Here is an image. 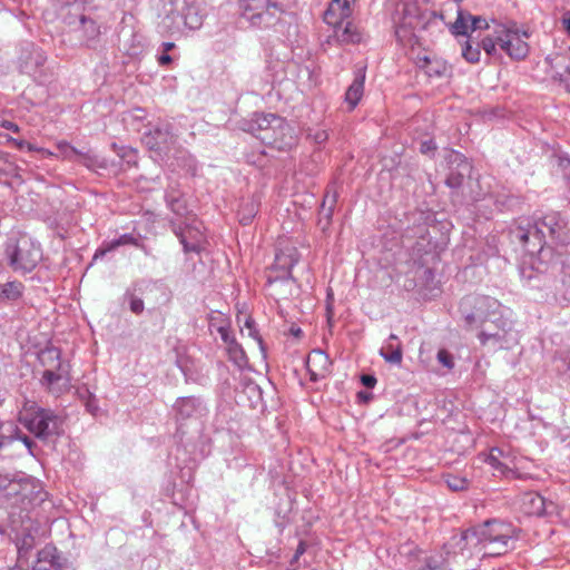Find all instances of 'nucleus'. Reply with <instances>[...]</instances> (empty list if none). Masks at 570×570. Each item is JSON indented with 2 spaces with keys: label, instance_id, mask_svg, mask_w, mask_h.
Wrapping results in <instances>:
<instances>
[{
  "label": "nucleus",
  "instance_id": "f257e3e1",
  "mask_svg": "<svg viewBox=\"0 0 570 570\" xmlns=\"http://www.w3.org/2000/svg\"><path fill=\"white\" fill-rule=\"evenodd\" d=\"M392 20L395 28V36L401 41L411 42L415 37L416 29L436 28L443 24L449 28L451 35L455 37L463 36V8L461 0H450L443 3L439 14L435 12H422L414 1L400 2L394 12Z\"/></svg>",
  "mask_w": 570,
  "mask_h": 570
},
{
  "label": "nucleus",
  "instance_id": "f03ea898",
  "mask_svg": "<svg viewBox=\"0 0 570 570\" xmlns=\"http://www.w3.org/2000/svg\"><path fill=\"white\" fill-rule=\"evenodd\" d=\"M518 530L499 520H487L482 524L465 529V544L482 546L484 553L501 556L514 548Z\"/></svg>",
  "mask_w": 570,
  "mask_h": 570
},
{
  "label": "nucleus",
  "instance_id": "7ed1b4c3",
  "mask_svg": "<svg viewBox=\"0 0 570 570\" xmlns=\"http://www.w3.org/2000/svg\"><path fill=\"white\" fill-rule=\"evenodd\" d=\"M493 29L490 30L488 19L481 16L465 14V60L469 62L480 61V49L488 57L497 56V42L494 41Z\"/></svg>",
  "mask_w": 570,
  "mask_h": 570
},
{
  "label": "nucleus",
  "instance_id": "20e7f679",
  "mask_svg": "<svg viewBox=\"0 0 570 570\" xmlns=\"http://www.w3.org/2000/svg\"><path fill=\"white\" fill-rule=\"evenodd\" d=\"M19 422L36 438L43 441L59 436L65 431V419L49 409H26L20 413Z\"/></svg>",
  "mask_w": 570,
  "mask_h": 570
},
{
  "label": "nucleus",
  "instance_id": "39448f33",
  "mask_svg": "<svg viewBox=\"0 0 570 570\" xmlns=\"http://www.w3.org/2000/svg\"><path fill=\"white\" fill-rule=\"evenodd\" d=\"M6 255L10 266L16 272H31L42 257L39 244L35 243L28 236H21L18 239L10 240L6 247Z\"/></svg>",
  "mask_w": 570,
  "mask_h": 570
},
{
  "label": "nucleus",
  "instance_id": "423d86ee",
  "mask_svg": "<svg viewBox=\"0 0 570 570\" xmlns=\"http://www.w3.org/2000/svg\"><path fill=\"white\" fill-rule=\"evenodd\" d=\"M494 41L511 59L522 60L529 53V33L515 24L495 23L493 27Z\"/></svg>",
  "mask_w": 570,
  "mask_h": 570
},
{
  "label": "nucleus",
  "instance_id": "0eeeda50",
  "mask_svg": "<svg viewBox=\"0 0 570 570\" xmlns=\"http://www.w3.org/2000/svg\"><path fill=\"white\" fill-rule=\"evenodd\" d=\"M243 16L253 26L269 27L283 13V9L271 0H242Z\"/></svg>",
  "mask_w": 570,
  "mask_h": 570
},
{
  "label": "nucleus",
  "instance_id": "6e6552de",
  "mask_svg": "<svg viewBox=\"0 0 570 570\" xmlns=\"http://www.w3.org/2000/svg\"><path fill=\"white\" fill-rule=\"evenodd\" d=\"M173 230L179 238L184 250L199 252L205 244L203 224L195 216H187L183 225L173 224Z\"/></svg>",
  "mask_w": 570,
  "mask_h": 570
},
{
  "label": "nucleus",
  "instance_id": "1a4fd4ad",
  "mask_svg": "<svg viewBox=\"0 0 570 570\" xmlns=\"http://www.w3.org/2000/svg\"><path fill=\"white\" fill-rule=\"evenodd\" d=\"M65 22L76 40L83 45L95 41L100 35V28L92 19L86 17L77 9L65 17Z\"/></svg>",
  "mask_w": 570,
  "mask_h": 570
},
{
  "label": "nucleus",
  "instance_id": "9d476101",
  "mask_svg": "<svg viewBox=\"0 0 570 570\" xmlns=\"http://www.w3.org/2000/svg\"><path fill=\"white\" fill-rule=\"evenodd\" d=\"M261 140L282 150L294 146L296 142V136L294 129L285 121V119L277 117L274 118L273 130L262 135Z\"/></svg>",
  "mask_w": 570,
  "mask_h": 570
},
{
  "label": "nucleus",
  "instance_id": "9b49d317",
  "mask_svg": "<svg viewBox=\"0 0 570 570\" xmlns=\"http://www.w3.org/2000/svg\"><path fill=\"white\" fill-rule=\"evenodd\" d=\"M144 144L151 150L167 153L175 142V136L169 125H159L142 138Z\"/></svg>",
  "mask_w": 570,
  "mask_h": 570
},
{
  "label": "nucleus",
  "instance_id": "f8f14e48",
  "mask_svg": "<svg viewBox=\"0 0 570 570\" xmlns=\"http://www.w3.org/2000/svg\"><path fill=\"white\" fill-rule=\"evenodd\" d=\"M183 4L184 7L180 10H177L176 13L171 11L167 16L165 22L168 20L175 22V20L179 18L181 20L184 28L188 30L199 29L204 22L205 14L203 10L197 4L189 3L186 0H183Z\"/></svg>",
  "mask_w": 570,
  "mask_h": 570
},
{
  "label": "nucleus",
  "instance_id": "ddd939ff",
  "mask_svg": "<svg viewBox=\"0 0 570 570\" xmlns=\"http://www.w3.org/2000/svg\"><path fill=\"white\" fill-rule=\"evenodd\" d=\"M47 492L42 489L41 484L33 478L26 476L21 491V497L18 499V507L22 510H28L46 500Z\"/></svg>",
  "mask_w": 570,
  "mask_h": 570
},
{
  "label": "nucleus",
  "instance_id": "4468645a",
  "mask_svg": "<svg viewBox=\"0 0 570 570\" xmlns=\"http://www.w3.org/2000/svg\"><path fill=\"white\" fill-rule=\"evenodd\" d=\"M33 570H75L55 547H45L38 552Z\"/></svg>",
  "mask_w": 570,
  "mask_h": 570
},
{
  "label": "nucleus",
  "instance_id": "2eb2a0df",
  "mask_svg": "<svg viewBox=\"0 0 570 570\" xmlns=\"http://www.w3.org/2000/svg\"><path fill=\"white\" fill-rule=\"evenodd\" d=\"M39 362L46 367L42 379L47 383H52L61 379V374L55 370H60V351L57 347L50 346L41 350L38 354Z\"/></svg>",
  "mask_w": 570,
  "mask_h": 570
},
{
  "label": "nucleus",
  "instance_id": "dca6fc26",
  "mask_svg": "<svg viewBox=\"0 0 570 570\" xmlns=\"http://www.w3.org/2000/svg\"><path fill=\"white\" fill-rule=\"evenodd\" d=\"M521 508L529 515L541 517L553 513L556 505L537 492H527L521 497Z\"/></svg>",
  "mask_w": 570,
  "mask_h": 570
},
{
  "label": "nucleus",
  "instance_id": "f3484780",
  "mask_svg": "<svg viewBox=\"0 0 570 570\" xmlns=\"http://www.w3.org/2000/svg\"><path fill=\"white\" fill-rule=\"evenodd\" d=\"M298 262L297 253L292 249L289 254L279 253L276 254L274 269H279L281 274L277 276L268 275L267 282L269 286H273L277 282L287 283L292 279V268Z\"/></svg>",
  "mask_w": 570,
  "mask_h": 570
},
{
  "label": "nucleus",
  "instance_id": "a211bd4d",
  "mask_svg": "<svg viewBox=\"0 0 570 570\" xmlns=\"http://www.w3.org/2000/svg\"><path fill=\"white\" fill-rule=\"evenodd\" d=\"M355 0H332L324 13V21L328 26L344 23L352 14V4Z\"/></svg>",
  "mask_w": 570,
  "mask_h": 570
},
{
  "label": "nucleus",
  "instance_id": "6ab92c4d",
  "mask_svg": "<svg viewBox=\"0 0 570 570\" xmlns=\"http://www.w3.org/2000/svg\"><path fill=\"white\" fill-rule=\"evenodd\" d=\"M26 475L19 478L10 475H0V493L9 501L11 505L18 507V499L21 497Z\"/></svg>",
  "mask_w": 570,
  "mask_h": 570
},
{
  "label": "nucleus",
  "instance_id": "aec40b11",
  "mask_svg": "<svg viewBox=\"0 0 570 570\" xmlns=\"http://www.w3.org/2000/svg\"><path fill=\"white\" fill-rule=\"evenodd\" d=\"M278 116L269 114H254L250 119L246 120L243 129L255 135L261 139V136L265 132H271L273 130L274 118Z\"/></svg>",
  "mask_w": 570,
  "mask_h": 570
},
{
  "label": "nucleus",
  "instance_id": "412c9836",
  "mask_svg": "<svg viewBox=\"0 0 570 570\" xmlns=\"http://www.w3.org/2000/svg\"><path fill=\"white\" fill-rule=\"evenodd\" d=\"M416 66L425 71L430 77L441 76L446 71V65L443 60L438 59L428 52H420L414 57Z\"/></svg>",
  "mask_w": 570,
  "mask_h": 570
},
{
  "label": "nucleus",
  "instance_id": "4be33fe9",
  "mask_svg": "<svg viewBox=\"0 0 570 570\" xmlns=\"http://www.w3.org/2000/svg\"><path fill=\"white\" fill-rule=\"evenodd\" d=\"M365 70L358 69L355 73V78L351 86L347 88L345 94V101L350 105L351 109H354L361 100L364 92Z\"/></svg>",
  "mask_w": 570,
  "mask_h": 570
},
{
  "label": "nucleus",
  "instance_id": "5701e85b",
  "mask_svg": "<svg viewBox=\"0 0 570 570\" xmlns=\"http://www.w3.org/2000/svg\"><path fill=\"white\" fill-rule=\"evenodd\" d=\"M334 38L342 43H357L361 41V33L357 28L347 19L344 23L332 26Z\"/></svg>",
  "mask_w": 570,
  "mask_h": 570
},
{
  "label": "nucleus",
  "instance_id": "b1692460",
  "mask_svg": "<svg viewBox=\"0 0 570 570\" xmlns=\"http://www.w3.org/2000/svg\"><path fill=\"white\" fill-rule=\"evenodd\" d=\"M380 355L391 364H400L402 362V346L396 335H390L381 347Z\"/></svg>",
  "mask_w": 570,
  "mask_h": 570
},
{
  "label": "nucleus",
  "instance_id": "393cba45",
  "mask_svg": "<svg viewBox=\"0 0 570 570\" xmlns=\"http://www.w3.org/2000/svg\"><path fill=\"white\" fill-rule=\"evenodd\" d=\"M330 364L328 356L322 351H313L306 362L307 368L314 377L323 376L328 371Z\"/></svg>",
  "mask_w": 570,
  "mask_h": 570
},
{
  "label": "nucleus",
  "instance_id": "a878e982",
  "mask_svg": "<svg viewBox=\"0 0 570 570\" xmlns=\"http://www.w3.org/2000/svg\"><path fill=\"white\" fill-rule=\"evenodd\" d=\"M504 458L505 455L502 450L493 448L487 455L485 462L494 470V472H498L505 478H514L515 472L511 470L504 461H502Z\"/></svg>",
  "mask_w": 570,
  "mask_h": 570
},
{
  "label": "nucleus",
  "instance_id": "bb28decb",
  "mask_svg": "<svg viewBox=\"0 0 570 570\" xmlns=\"http://www.w3.org/2000/svg\"><path fill=\"white\" fill-rule=\"evenodd\" d=\"M177 416L181 420L191 417L200 410V404L193 395L178 397L174 404Z\"/></svg>",
  "mask_w": 570,
  "mask_h": 570
},
{
  "label": "nucleus",
  "instance_id": "cd10ccee",
  "mask_svg": "<svg viewBox=\"0 0 570 570\" xmlns=\"http://www.w3.org/2000/svg\"><path fill=\"white\" fill-rule=\"evenodd\" d=\"M36 533L37 529H35L31 524V521L28 520L26 524H23L21 533H17L16 541H17V549L19 553L27 552L36 543Z\"/></svg>",
  "mask_w": 570,
  "mask_h": 570
},
{
  "label": "nucleus",
  "instance_id": "c85d7f7f",
  "mask_svg": "<svg viewBox=\"0 0 570 570\" xmlns=\"http://www.w3.org/2000/svg\"><path fill=\"white\" fill-rule=\"evenodd\" d=\"M57 148L59 150V154H57L58 157L63 159L73 160L76 157H79L80 161L86 166H89V163L91 161V156L89 154L78 150L65 140L58 141Z\"/></svg>",
  "mask_w": 570,
  "mask_h": 570
},
{
  "label": "nucleus",
  "instance_id": "c756f323",
  "mask_svg": "<svg viewBox=\"0 0 570 570\" xmlns=\"http://www.w3.org/2000/svg\"><path fill=\"white\" fill-rule=\"evenodd\" d=\"M128 244L137 245V242L130 234H124L119 238L114 239L107 244H104L100 248H98L94 255V259L102 257L107 253L116 249L117 247Z\"/></svg>",
  "mask_w": 570,
  "mask_h": 570
},
{
  "label": "nucleus",
  "instance_id": "7c9ffc66",
  "mask_svg": "<svg viewBox=\"0 0 570 570\" xmlns=\"http://www.w3.org/2000/svg\"><path fill=\"white\" fill-rule=\"evenodd\" d=\"M543 225L549 228L551 236L561 238L566 220L559 213H551L543 218Z\"/></svg>",
  "mask_w": 570,
  "mask_h": 570
},
{
  "label": "nucleus",
  "instance_id": "2f4dec72",
  "mask_svg": "<svg viewBox=\"0 0 570 570\" xmlns=\"http://www.w3.org/2000/svg\"><path fill=\"white\" fill-rule=\"evenodd\" d=\"M228 358L239 368H244L248 364L246 353L237 342L226 347Z\"/></svg>",
  "mask_w": 570,
  "mask_h": 570
},
{
  "label": "nucleus",
  "instance_id": "473e14b6",
  "mask_svg": "<svg viewBox=\"0 0 570 570\" xmlns=\"http://www.w3.org/2000/svg\"><path fill=\"white\" fill-rule=\"evenodd\" d=\"M412 570H445L441 556H425L417 560Z\"/></svg>",
  "mask_w": 570,
  "mask_h": 570
},
{
  "label": "nucleus",
  "instance_id": "72a5a7b5",
  "mask_svg": "<svg viewBox=\"0 0 570 570\" xmlns=\"http://www.w3.org/2000/svg\"><path fill=\"white\" fill-rule=\"evenodd\" d=\"M22 288L20 282H8L0 288V299L14 301L21 296Z\"/></svg>",
  "mask_w": 570,
  "mask_h": 570
},
{
  "label": "nucleus",
  "instance_id": "f704fd0d",
  "mask_svg": "<svg viewBox=\"0 0 570 570\" xmlns=\"http://www.w3.org/2000/svg\"><path fill=\"white\" fill-rule=\"evenodd\" d=\"M247 331V335L252 338H254L257 344H258V347L262 352V355L263 357L265 358L266 357V350H265V346H264V342H263V338L261 337L258 331L256 330L255 327V322L252 317L247 316L245 318V322H244V326L242 327V333H244V331Z\"/></svg>",
  "mask_w": 570,
  "mask_h": 570
},
{
  "label": "nucleus",
  "instance_id": "c9c22d12",
  "mask_svg": "<svg viewBox=\"0 0 570 570\" xmlns=\"http://www.w3.org/2000/svg\"><path fill=\"white\" fill-rule=\"evenodd\" d=\"M242 392H262L263 386L258 384L249 374H242Z\"/></svg>",
  "mask_w": 570,
  "mask_h": 570
},
{
  "label": "nucleus",
  "instance_id": "e433bc0d",
  "mask_svg": "<svg viewBox=\"0 0 570 570\" xmlns=\"http://www.w3.org/2000/svg\"><path fill=\"white\" fill-rule=\"evenodd\" d=\"M444 482L448 488L454 492L463 490V478L460 475H454L452 473L443 474Z\"/></svg>",
  "mask_w": 570,
  "mask_h": 570
},
{
  "label": "nucleus",
  "instance_id": "4c0bfd02",
  "mask_svg": "<svg viewBox=\"0 0 570 570\" xmlns=\"http://www.w3.org/2000/svg\"><path fill=\"white\" fill-rule=\"evenodd\" d=\"M81 401L86 406V410L92 414L94 416H97L99 414V406L97 403V400L95 397V394H80Z\"/></svg>",
  "mask_w": 570,
  "mask_h": 570
},
{
  "label": "nucleus",
  "instance_id": "58836bf2",
  "mask_svg": "<svg viewBox=\"0 0 570 570\" xmlns=\"http://www.w3.org/2000/svg\"><path fill=\"white\" fill-rule=\"evenodd\" d=\"M30 55H31V60L32 61L26 60L24 61V67H23L27 72L31 71L32 66L39 67L45 61V57H43V55H42V52L40 50L35 49Z\"/></svg>",
  "mask_w": 570,
  "mask_h": 570
},
{
  "label": "nucleus",
  "instance_id": "ea45409f",
  "mask_svg": "<svg viewBox=\"0 0 570 570\" xmlns=\"http://www.w3.org/2000/svg\"><path fill=\"white\" fill-rule=\"evenodd\" d=\"M308 137L315 142V144H323L327 140L328 135L325 129L322 128H314L309 129Z\"/></svg>",
  "mask_w": 570,
  "mask_h": 570
},
{
  "label": "nucleus",
  "instance_id": "a19ab883",
  "mask_svg": "<svg viewBox=\"0 0 570 570\" xmlns=\"http://www.w3.org/2000/svg\"><path fill=\"white\" fill-rule=\"evenodd\" d=\"M129 307L130 311L135 314H141L144 312V302L142 299L129 294Z\"/></svg>",
  "mask_w": 570,
  "mask_h": 570
},
{
  "label": "nucleus",
  "instance_id": "79ce46f5",
  "mask_svg": "<svg viewBox=\"0 0 570 570\" xmlns=\"http://www.w3.org/2000/svg\"><path fill=\"white\" fill-rule=\"evenodd\" d=\"M217 331H218V333L220 335L222 341L226 344V347L229 346L230 344L237 342L235 340V337L233 335H230L228 326L220 325L217 328Z\"/></svg>",
  "mask_w": 570,
  "mask_h": 570
},
{
  "label": "nucleus",
  "instance_id": "37998d69",
  "mask_svg": "<svg viewBox=\"0 0 570 570\" xmlns=\"http://www.w3.org/2000/svg\"><path fill=\"white\" fill-rule=\"evenodd\" d=\"M438 360L446 368H452L454 365L452 355L445 350L439 351Z\"/></svg>",
  "mask_w": 570,
  "mask_h": 570
},
{
  "label": "nucleus",
  "instance_id": "c03bdc74",
  "mask_svg": "<svg viewBox=\"0 0 570 570\" xmlns=\"http://www.w3.org/2000/svg\"><path fill=\"white\" fill-rule=\"evenodd\" d=\"M12 144H14L16 147H18L19 149H27L29 151H37V146L26 141V140H22V139H11Z\"/></svg>",
  "mask_w": 570,
  "mask_h": 570
},
{
  "label": "nucleus",
  "instance_id": "a18cd8bd",
  "mask_svg": "<svg viewBox=\"0 0 570 570\" xmlns=\"http://www.w3.org/2000/svg\"><path fill=\"white\" fill-rule=\"evenodd\" d=\"M167 202L174 213L181 215L183 205L179 199L168 196Z\"/></svg>",
  "mask_w": 570,
  "mask_h": 570
},
{
  "label": "nucleus",
  "instance_id": "49530a36",
  "mask_svg": "<svg viewBox=\"0 0 570 570\" xmlns=\"http://www.w3.org/2000/svg\"><path fill=\"white\" fill-rule=\"evenodd\" d=\"M362 384L367 389H373L376 384V379L373 375L364 374L361 376Z\"/></svg>",
  "mask_w": 570,
  "mask_h": 570
},
{
  "label": "nucleus",
  "instance_id": "de8ad7c7",
  "mask_svg": "<svg viewBox=\"0 0 570 570\" xmlns=\"http://www.w3.org/2000/svg\"><path fill=\"white\" fill-rule=\"evenodd\" d=\"M435 149V145L432 140H425L421 142L420 150L422 154H430Z\"/></svg>",
  "mask_w": 570,
  "mask_h": 570
},
{
  "label": "nucleus",
  "instance_id": "09e8293b",
  "mask_svg": "<svg viewBox=\"0 0 570 570\" xmlns=\"http://www.w3.org/2000/svg\"><path fill=\"white\" fill-rule=\"evenodd\" d=\"M561 22H562L563 29L566 30L568 36H570V10L566 11L563 13Z\"/></svg>",
  "mask_w": 570,
  "mask_h": 570
},
{
  "label": "nucleus",
  "instance_id": "8fccbe9b",
  "mask_svg": "<svg viewBox=\"0 0 570 570\" xmlns=\"http://www.w3.org/2000/svg\"><path fill=\"white\" fill-rule=\"evenodd\" d=\"M304 552H305V543L303 541H301L296 548L294 556H293L292 562H296Z\"/></svg>",
  "mask_w": 570,
  "mask_h": 570
},
{
  "label": "nucleus",
  "instance_id": "3c124183",
  "mask_svg": "<svg viewBox=\"0 0 570 570\" xmlns=\"http://www.w3.org/2000/svg\"><path fill=\"white\" fill-rule=\"evenodd\" d=\"M446 184L452 187V188H456V187H460L461 185V178L460 176L455 177V176H450L448 177L446 179Z\"/></svg>",
  "mask_w": 570,
  "mask_h": 570
},
{
  "label": "nucleus",
  "instance_id": "603ef678",
  "mask_svg": "<svg viewBox=\"0 0 570 570\" xmlns=\"http://www.w3.org/2000/svg\"><path fill=\"white\" fill-rule=\"evenodd\" d=\"M358 404H367L373 400V394H356Z\"/></svg>",
  "mask_w": 570,
  "mask_h": 570
},
{
  "label": "nucleus",
  "instance_id": "864d4df0",
  "mask_svg": "<svg viewBox=\"0 0 570 570\" xmlns=\"http://www.w3.org/2000/svg\"><path fill=\"white\" fill-rule=\"evenodd\" d=\"M420 30H422V29L419 28V29L415 30V32H414L415 37L412 39L411 42H409V41L404 42V41H401L400 39H397L403 46H410L412 48V55H415L414 45L417 42V35H416V32L420 31ZM396 38H399V37L396 36Z\"/></svg>",
  "mask_w": 570,
  "mask_h": 570
},
{
  "label": "nucleus",
  "instance_id": "5fc2aeb1",
  "mask_svg": "<svg viewBox=\"0 0 570 570\" xmlns=\"http://www.w3.org/2000/svg\"><path fill=\"white\" fill-rule=\"evenodd\" d=\"M18 439L23 442V444L27 446V449L31 453L32 445L35 444L33 441L29 436H27V435H21V436L18 435Z\"/></svg>",
  "mask_w": 570,
  "mask_h": 570
},
{
  "label": "nucleus",
  "instance_id": "6e6d98bb",
  "mask_svg": "<svg viewBox=\"0 0 570 570\" xmlns=\"http://www.w3.org/2000/svg\"><path fill=\"white\" fill-rule=\"evenodd\" d=\"M3 128L8 129V130H11V131H19V127L18 125H16L14 122L12 121H9V120H4L2 121V125H1Z\"/></svg>",
  "mask_w": 570,
  "mask_h": 570
},
{
  "label": "nucleus",
  "instance_id": "4d7b16f0",
  "mask_svg": "<svg viewBox=\"0 0 570 570\" xmlns=\"http://www.w3.org/2000/svg\"><path fill=\"white\" fill-rule=\"evenodd\" d=\"M166 27L168 28L170 35L180 33L183 31L180 22L176 23L175 26L166 24Z\"/></svg>",
  "mask_w": 570,
  "mask_h": 570
},
{
  "label": "nucleus",
  "instance_id": "13d9d810",
  "mask_svg": "<svg viewBox=\"0 0 570 570\" xmlns=\"http://www.w3.org/2000/svg\"><path fill=\"white\" fill-rule=\"evenodd\" d=\"M328 199V195L325 197L323 205H322V213H324L326 219L328 220L332 215V207L330 206L327 209L325 208V204Z\"/></svg>",
  "mask_w": 570,
  "mask_h": 570
},
{
  "label": "nucleus",
  "instance_id": "bf43d9fd",
  "mask_svg": "<svg viewBox=\"0 0 570 570\" xmlns=\"http://www.w3.org/2000/svg\"><path fill=\"white\" fill-rule=\"evenodd\" d=\"M170 61H171V57L169 55H167L166 52L163 53L161 56H159V58H158V62L161 66L168 65V63H170Z\"/></svg>",
  "mask_w": 570,
  "mask_h": 570
},
{
  "label": "nucleus",
  "instance_id": "052dcab7",
  "mask_svg": "<svg viewBox=\"0 0 570 570\" xmlns=\"http://www.w3.org/2000/svg\"><path fill=\"white\" fill-rule=\"evenodd\" d=\"M37 151L38 153H41L45 157H58L57 154L50 151L49 149H45V148H37Z\"/></svg>",
  "mask_w": 570,
  "mask_h": 570
},
{
  "label": "nucleus",
  "instance_id": "680f3d73",
  "mask_svg": "<svg viewBox=\"0 0 570 570\" xmlns=\"http://www.w3.org/2000/svg\"><path fill=\"white\" fill-rule=\"evenodd\" d=\"M490 338L497 340V335H487L485 333L480 334V340L482 344H485Z\"/></svg>",
  "mask_w": 570,
  "mask_h": 570
},
{
  "label": "nucleus",
  "instance_id": "e2e57ef3",
  "mask_svg": "<svg viewBox=\"0 0 570 570\" xmlns=\"http://www.w3.org/2000/svg\"><path fill=\"white\" fill-rule=\"evenodd\" d=\"M10 441V438H7L2 433V425L0 424V448L6 445L7 442Z\"/></svg>",
  "mask_w": 570,
  "mask_h": 570
},
{
  "label": "nucleus",
  "instance_id": "0e129e2a",
  "mask_svg": "<svg viewBox=\"0 0 570 570\" xmlns=\"http://www.w3.org/2000/svg\"><path fill=\"white\" fill-rule=\"evenodd\" d=\"M174 47H175V43H174V42H164V43H163V48H164V51H165V52H167V51L171 50Z\"/></svg>",
  "mask_w": 570,
  "mask_h": 570
},
{
  "label": "nucleus",
  "instance_id": "69168bd1",
  "mask_svg": "<svg viewBox=\"0 0 570 570\" xmlns=\"http://www.w3.org/2000/svg\"><path fill=\"white\" fill-rule=\"evenodd\" d=\"M0 570H20V569L17 567H9V568H2Z\"/></svg>",
  "mask_w": 570,
  "mask_h": 570
},
{
  "label": "nucleus",
  "instance_id": "338daca9",
  "mask_svg": "<svg viewBox=\"0 0 570 570\" xmlns=\"http://www.w3.org/2000/svg\"><path fill=\"white\" fill-rule=\"evenodd\" d=\"M295 335H298L301 333V330H297V331H294L293 332Z\"/></svg>",
  "mask_w": 570,
  "mask_h": 570
},
{
  "label": "nucleus",
  "instance_id": "774afa93",
  "mask_svg": "<svg viewBox=\"0 0 570 570\" xmlns=\"http://www.w3.org/2000/svg\"><path fill=\"white\" fill-rule=\"evenodd\" d=\"M567 71L570 73V66L567 67Z\"/></svg>",
  "mask_w": 570,
  "mask_h": 570
}]
</instances>
